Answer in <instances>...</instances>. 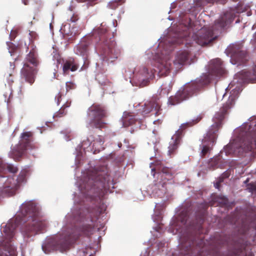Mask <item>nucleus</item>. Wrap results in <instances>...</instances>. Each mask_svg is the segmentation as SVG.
<instances>
[{
	"mask_svg": "<svg viewBox=\"0 0 256 256\" xmlns=\"http://www.w3.org/2000/svg\"><path fill=\"white\" fill-rule=\"evenodd\" d=\"M150 76L148 68H143L132 81L130 80V82H132V85L142 87L148 84Z\"/></svg>",
	"mask_w": 256,
	"mask_h": 256,
	"instance_id": "nucleus-16",
	"label": "nucleus"
},
{
	"mask_svg": "<svg viewBox=\"0 0 256 256\" xmlns=\"http://www.w3.org/2000/svg\"><path fill=\"white\" fill-rule=\"evenodd\" d=\"M10 44H11V43L10 42H7V45L8 46H9Z\"/></svg>",
	"mask_w": 256,
	"mask_h": 256,
	"instance_id": "nucleus-47",
	"label": "nucleus"
},
{
	"mask_svg": "<svg viewBox=\"0 0 256 256\" xmlns=\"http://www.w3.org/2000/svg\"><path fill=\"white\" fill-rule=\"evenodd\" d=\"M22 224L21 231L27 238L44 230L47 222L41 216L40 208L34 201L23 203L14 218L2 226V238L0 240V256H16L15 247L12 244L16 228Z\"/></svg>",
	"mask_w": 256,
	"mask_h": 256,
	"instance_id": "nucleus-1",
	"label": "nucleus"
},
{
	"mask_svg": "<svg viewBox=\"0 0 256 256\" xmlns=\"http://www.w3.org/2000/svg\"><path fill=\"white\" fill-rule=\"evenodd\" d=\"M156 167L152 168V171H158V172H162V177L163 178L165 176L171 177L170 170L166 167H164L160 162H155Z\"/></svg>",
	"mask_w": 256,
	"mask_h": 256,
	"instance_id": "nucleus-24",
	"label": "nucleus"
},
{
	"mask_svg": "<svg viewBox=\"0 0 256 256\" xmlns=\"http://www.w3.org/2000/svg\"><path fill=\"white\" fill-rule=\"evenodd\" d=\"M182 248H186V247L187 249H190L194 247L198 246L200 247L201 245L203 243V240L200 239L198 242L195 238H188L186 239V238L184 239H182Z\"/></svg>",
	"mask_w": 256,
	"mask_h": 256,
	"instance_id": "nucleus-22",
	"label": "nucleus"
},
{
	"mask_svg": "<svg viewBox=\"0 0 256 256\" xmlns=\"http://www.w3.org/2000/svg\"><path fill=\"white\" fill-rule=\"evenodd\" d=\"M156 67L160 76H166L170 71L172 64L168 50L158 54L156 56Z\"/></svg>",
	"mask_w": 256,
	"mask_h": 256,
	"instance_id": "nucleus-12",
	"label": "nucleus"
},
{
	"mask_svg": "<svg viewBox=\"0 0 256 256\" xmlns=\"http://www.w3.org/2000/svg\"><path fill=\"white\" fill-rule=\"evenodd\" d=\"M240 81V86L238 84V86L232 89L231 92V96H235L240 93L242 91V84L246 82H256V64L254 68L252 73L250 72L246 69L242 70L240 72L237 73L234 77L233 82L230 84L238 83Z\"/></svg>",
	"mask_w": 256,
	"mask_h": 256,
	"instance_id": "nucleus-7",
	"label": "nucleus"
},
{
	"mask_svg": "<svg viewBox=\"0 0 256 256\" xmlns=\"http://www.w3.org/2000/svg\"><path fill=\"white\" fill-rule=\"evenodd\" d=\"M75 52L76 54L82 57L84 64L86 63V60L89 54V48L88 45L86 42H81L78 44L76 48Z\"/></svg>",
	"mask_w": 256,
	"mask_h": 256,
	"instance_id": "nucleus-19",
	"label": "nucleus"
},
{
	"mask_svg": "<svg viewBox=\"0 0 256 256\" xmlns=\"http://www.w3.org/2000/svg\"><path fill=\"white\" fill-rule=\"evenodd\" d=\"M38 62L34 54L30 52L27 55L24 66L22 69V74L25 80L30 84L34 80V76L36 72V67Z\"/></svg>",
	"mask_w": 256,
	"mask_h": 256,
	"instance_id": "nucleus-8",
	"label": "nucleus"
},
{
	"mask_svg": "<svg viewBox=\"0 0 256 256\" xmlns=\"http://www.w3.org/2000/svg\"><path fill=\"white\" fill-rule=\"evenodd\" d=\"M54 76H56V73L55 72L54 73Z\"/></svg>",
	"mask_w": 256,
	"mask_h": 256,
	"instance_id": "nucleus-55",
	"label": "nucleus"
},
{
	"mask_svg": "<svg viewBox=\"0 0 256 256\" xmlns=\"http://www.w3.org/2000/svg\"><path fill=\"white\" fill-rule=\"evenodd\" d=\"M87 254H88L87 252L85 250H80L78 252L79 256H86Z\"/></svg>",
	"mask_w": 256,
	"mask_h": 256,
	"instance_id": "nucleus-44",
	"label": "nucleus"
},
{
	"mask_svg": "<svg viewBox=\"0 0 256 256\" xmlns=\"http://www.w3.org/2000/svg\"><path fill=\"white\" fill-rule=\"evenodd\" d=\"M88 176V186L90 187L88 190L94 194V196L98 197L100 200L104 198L114 188V182L105 166L89 172Z\"/></svg>",
	"mask_w": 256,
	"mask_h": 256,
	"instance_id": "nucleus-2",
	"label": "nucleus"
},
{
	"mask_svg": "<svg viewBox=\"0 0 256 256\" xmlns=\"http://www.w3.org/2000/svg\"><path fill=\"white\" fill-rule=\"evenodd\" d=\"M66 90H70L72 89H74L76 87L75 84L72 82H66Z\"/></svg>",
	"mask_w": 256,
	"mask_h": 256,
	"instance_id": "nucleus-38",
	"label": "nucleus"
},
{
	"mask_svg": "<svg viewBox=\"0 0 256 256\" xmlns=\"http://www.w3.org/2000/svg\"><path fill=\"white\" fill-rule=\"evenodd\" d=\"M18 188L15 184L14 178H8L0 188V196H11L16 194Z\"/></svg>",
	"mask_w": 256,
	"mask_h": 256,
	"instance_id": "nucleus-14",
	"label": "nucleus"
},
{
	"mask_svg": "<svg viewBox=\"0 0 256 256\" xmlns=\"http://www.w3.org/2000/svg\"><path fill=\"white\" fill-rule=\"evenodd\" d=\"M9 52L10 54V55L12 56V53L10 51H9Z\"/></svg>",
	"mask_w": 256,
	"mask_h": 256,
	"instance_id": "nucleus-50",
	"label": "nucleus"
},
{
	"mask_svg": "<svg viewBox=\"0 0 256 256\" xmlns=\"http://www.w3.org/2000/svg\"><path fill=\"white\" fill-rule=\"evenodd\" d=\"M72 34H73V32H70V35Z\"/></svg>",
	"mask_w": 256,
	"mask_h": 256,
	"instance_id": "nucleus-52",
	"label": "nucleus"
},
{
	"mask_svg": "<svg viewBox=\"0 0 256 256\" xmlns=\"http://www.w3.org/2000/svg\"><path fill=\"white\" fill-rule=\"evenodd\" d=\"M225 52L228 56H230V62L234 65H240L247 60L246 52L244 50H241L240 44H230L226 48Z\"/></svg>",
	"mask_w": 256,
	"mask_h": 256,
	"instance_id": "nucleus-11",
	"label": "nucleus"
},
{
	"mask_svg": "<svg viewBox=\"0 0 256 256\" xmlns=\"http://www.w3.org/2000/svg\"><path fill=\"white\" fill-rule=\"evenodd\" d=\"M62 98L61 96L58 97V101H59V98Z\"/></svg>",
	"mask_w": 256,
	"mask_h": 256,
	"instance_id": "nucleus-53",
	"label": "nucleus"
},
{
	"mask_svg": "<svg viewBox=\"0 0 256 256\" xmlns=\"http://www.w3.org/2000/svg\"><path fill=\"white\" fill-rule=\"evenodd\" d=\"M10 66L12 67V68H14V66L12 65V63H10Z\"/></svg>",
	"mask_w": 256,
	"mask_h": 256,
	"instance_id": "nucleus-48",
	"label": "nucleus"
},
{
	"mask_svg": "<svg viewBox=\"0 0 256 256\" xmlns=\"http://www.w3.org/2000/svg\"><path fill=\"white\" fill-rule=\"evenodd\" d=\"M208 76H204L200 79L188 82L182 86L175 96H190L194 94L204 85L208 84L213 76H222L226 72L220 59L212 60L209 63Z\"/></svg>",
	"mask_w": 256,
	"mask_h": 256,
	"instance_id": "nucleus-4",
	"label": "nucleus"
},
{
	"mask_svg": "<svg viewBox=\"0 0 256 256\" xmlns=\"http://www.w3.org/2000/svg\"><path fill=\"white\" fill-rule=\"evenodd\" d=\"M248 181V179H247V180L245 181V183L247 182Z\"/></svg>",
	"mask_w": 256,
	"mask_h": 256,
	"instance_id": "nucleus-49",
	"label": "nucleus"
},
{
	"mask_svg": "<svg viewBox=\"0 0 256 256\" xmlns=\"http://www.w3.org/2000/svg\"><path fill=\"white\" fill-rule=\"evenodd\" d=\"M29 171L28 170H22L18 174V178L15 181V184L18 189L20 186L24 184L27 182V176L28 174Z\"/></svg>",
	"mask_w": 256,
	"mask_h": 256,
	"instance_id": "nucleus-23",
	"label": "nucleus"
},
{
	"mask_svg": "<svg viewBox=\"0 0 256 256\" xmlns=\"http://www.w3.org/2000/svg\"><path fill=\"white\" fill-rule=\"evenodd\" d=\"M78 69V66L71 60L66 61L63 65L62 70L64 74H68L70 71L74 72Z\"/></svg>",
	"mask_w": 256,
	"mask_h": 256,
	"instance_id": "nucleus-28",
	"label": "nucleus"
},
{
	"mask_svg": "<svg viewBox=\"0 0 256 256\" xmlns=\"http://www.w3.org/2000/svg\"><path fill=\"white\" fill-rule=\"evenodd\" d=\"M256 148V138L248 140L246 145V150L251 151Z\"/></svg>",
	"mask_w": 256,
	"mask_h": 256,
	"instance_id": "nucleus-33",
	"label": "nucleus"
},
{
	"mask_svg": "<svg viewBox=\"0 0 256 256\" xmlns=\"http://www.w3.org/2000/svg\"><path fill=\"white\" fill-rule=\"evenodd\" d=\"M107 31L108 30L106 28H98V32L100 34H103Z\"/></svg>",
	"mask_w": 256,
	"mask_h": 256,
	"instance_id": "nucleus-41",
	"label": "nucleus"
},
{
	"mask_svg": "<svg viewBox=\"0 0 256 256\" xmlns=\"http://www.w3.org/2000/svg\"><path fill=\"white\" fill-rule=\"evenodd\" d=\"M66 114V112L64 109H60L58 112H56L54 116V118H60Z\"/></svg>",
	"mask_w": 256,
	"mask_h": 256,
	"instance_id": "nucleus-37",
	"label": "nucleus"
},
{
	"mask_svg": "<svg viewBox=\"0 0 256 256\" xmlns=\"http://www.w3.org/2000/svg\"><path fill=\"white\" fill-rule=\"evenodd\" d=\"M142 106L141 112L143 116L148 114L153 110L155 112L154 114L158 115L160 108V103L156 99H152L150 101L146 102Z\"/></svg>",
	"mask_w": 256,
	"mask_h": 256,
	"instance_id": "nucleus-17",
	"label": "nucleus"
},
{
	"mask_svg": "<svg viewBox=\"0 0 256 256\" xmlns=\"http://www.w3.org/2000/svg\"><path fill=\"white\" fill-rule=\"evenodd\" d=\"M171 88V86L170 84H164L161 86L160 88L158 91V93L160 96H164L168 94Z\"/></svg>",
	"mask_w": 256,
	"mask_h": 256,
	"instance_id": "nucleus-30",
	"label": "nucleus"
},
{
	"mask_svg": "<svg viewBox=\"0 0 256 256\" xmlns=\"http://www.w3.org/2000/svg\"><path fill=\"white\" fill-rule=\"evenodd\" d=\"M182 97H169L168 104V105L174 106L181 102L184 99Z\"/></svg>",
	"mask_w": 256,
	"mask_h": 256,
	"instance_id": "nucleus-32",
	"label": "nucleus"
},
{
	"mask_svg": "<svg viewBox=\"0 0 256 256\" xmlns=\"http://www.w3.org/2000/svg\"><path fill=\"white\" fill-rule=\"evenodd\" d=\"M120 54V50L116 48L114 42L111 46H108L107 51L104 54L105 58L111 62L116 60Z\"/></svg>",
	"mask_w": 256,
	"mask_h": 256,
	"instance_id": "nucleus-20",
	"label": "nucleus"
},
{
	"mask_svg": "<svg viewBox=\"0 0 256 256\" xmlns=\"http://www.w3.org/2000/svg\"><path fill=\"white\" fill-rule=\"evenodd\" d=\"M6 168V164H5L2 160L0 158V173L2 172Z\"/></svg>",
	"mask_w": 256,
	"mask_h": 256,
	"instance_id": "nucleus-40",
	"label": "nucleus"
},
{
	"mask_svg": "<svg viewBox=\"0 0 256 256\" xmlns=\"http://www.w3.org/2000/svg\"><path fill=\"white\" fill-rule=\"evenodd\" d=\"M217 198L218 200V202L222 206H226L228 203V200L226 197H218Z\"/></svg>",
	"mask_w": 256,
	"mask_h": 256,
	"instance_id": "nucleus-35",
	"label": "nucleus"
},
{
	"mask_svg": "<svg viewBox=\"0 0 256 256\" xmlns=\"http://www.w3.org/2000/svg\"><path fill=\"white\" fill-rule=\"evenodd\" d=\"M222 158L219 156L212 158L208 163V167L210 169L214 170L218 168H222Z\"/></svg>",
	"mask_w": 256,
	"mask_h": 256,
	"instance_id": "nucleus-29",
	"label": "nucleus"
},
{
	"mask_svg": "<svg viewBox=\"0 0 256 256\" xmlns=\"http://www.w3.org/2000/svg\"><path fill=\"white\" fill-rule=\"evenodd\" d=\"M86 115L90 120V126L102 129L106 127L104 118H106L107 110L104 106L96 103L90 106L86 112Z\"/></svg>",
	"mask_w": 256,
	"mask_h": 256,
	"instance_id": "nucleus-5",
	"label": "nucleus"
},
{
	"mask_svg": "<svg viewBox=\"0 0 256 256\" xmlns=\"http://www.w3.org/2000/svg\"><path fill=\"white\" fill-rule=\"evenodd\" d=\"M75 9L76 6L74 4V2H72V4L69 6L67 12V14L70 17L69 20L72 22H75L78 20V16Z\"/></svg>",
	"mask_w": 256,
	"mask_h": 256,
	"instance_id": "nucleus-26",
	"label": "nucleus"
},
{
	"mask_svg": "<svg viewBox=\"0 0 256 256\" xmlns=\"http://www.w3.org/2000/svg\"><path fill=\"white\" fill-rule=\"evenodd\" d=\"M119 2L116 0H112L109 2L108 6L112 9H115L119 6Z\"/></svg>",
	"mask_w": 256,
	"mask_h": 256,
	"instance_id": "nucleus-36",
	"label": "nucleus"
},
{
	"mask_svg": "<svg viewBox=\"0 0 256 256\" xmlns=\"http://www.w3.org/2000/svg\"><path fill=\"white\" fill-rule=\"evenodd\" d=\"M122 146V144H120L118 145L119 147H120Z\"/></svg>",
	"mask_w": 256,
	"mask_h": 256,
	"instance_id": "nucleus-54",
	"label": "nucleus"
},
{
	"mask_svg": "<svg viewBox=\"0 0 256 256\" xmlns=\"http://www.w3.org/2000/svg\"><path fill=\"white\" fill-rule=\"evenodd\" d=\"M94 226L90 224H84L78 228L79 235L84 234L89 236L91 234L94 230Z\"/></svg>",
	"mask_w": 256,
	"mask_h": 256,
	"instance_id": "nucleus-27",
	"label": "nucleus"
},
{
	"mask_svg": "<svg viewBox=\"0 0 256 256\" xmlns=\"http://www.w3.org/2000/svg\"><path fill=\"white\" fill-rule=\"evenodd\" d=\"M248 189L250 190V192H253L256 190V186L254 184L248 185Z\"/></svg>",
	"mask_w": 256,
	"mask_h": 256,
	"instance_id": "nucleus-42",
	"label": "nucleus"
},
{
	"mask_svg": "<svg viewBox=\"0 0 256 256\" xmlns=\"http://www.w3.org/2000/svg\"><path fill=\"white\" fill-rule=\"evenodd\" d=\"M6 168L9 172L13 174L16 173L18 170L17 167L14 166V165L11 164H6Z\"/></svg>",
	"mask_w": 256,
	"mask_h": 256,
	"instance_id": "nucleus-34",
	"label": "nucleus"
},
{
	"mask_svg": "<svg viewBox=\"0 0 256 256\" xmlns=\"http://www.w3.org/2000/svg\"><path fill=\"white\" fill-rule=\"evenodd\" d=\"M234 103L233 97H228L226 104L216 112L212 118L214 124L209 128L206 136L202 140V144L200 146L202 148L201 156L204 157L206 154L210 153L213 146L216 142L218 135L217 132L222 126V122L228 114V110Z\"/></svg>",
	"mask_w": 256,
	"mask_h": 256,
	"instance_id": "nucleus-3",
	"label": "nucleus"
},
{
	"mask_svg": "<svg viewBox=\"0 0 256 256\" xmlns=\"http://www.w3.org/2000/svg\"><path fill=\"white\" fill-rule=\"evenodd\" d=\"M165 185V182H163L162 184V186L163 188V189H156L155 188L153 190V194L156 197L158 198H162L164 196L166 193V190L164 188V186Z\"/></svg>",
	"mask_w": 256,
	"mask_h": 256,
	"instance_id": "nucleus-31",
	"label": "nucleus"
},
{
	"mask_svg": "<svg viewBox=\"0 0 256 256\" xmlns=\"http://www.w3.org/2000/svg\"><path fill=\"white\" fill-rule=\"evenodd\" d=\"M222 180H223V178H220V180L216 182V184H215L216 188L218 189H220V182H222Z\"/></svg>",
	"mask_w": 256,
	"mask_h": 256,
	"instance_id": "nucleus-43",
	"label": "nucleus"
},
{
	"mask_svg": "<svg viewBox=\"0 0 256 256\" xmlns=\"http://www.w3.org/2000/svg\"><path fill=\"white\" fill-rule=\"evenodd\" d=\"M225 94H224L222 96H224Z\"/></svg>",
	"mask_w": 256,
	"mask_h": 256,
	"instance_id": "nucleus-56",
	"label": "nucleus"
},
{
	"mask_svg": "<svg viewBox=\"0 0 256 256\" xmlns=\"http://www.w3.org/2000/svg\"><path fill=\"white\" fill-rule=\"evenodd\" d=\"M22 2L25 4H27V2L26 0H22Z\"/></svg>",
	"mask_w": 256,
	"mask_h": 256,
	"instance_id": "nucleus-46",
	"label": "nucleus"
},
{
	"mask_svg": "<svg viewBox=\"0 0 256 256\" xmlns=\"http://www.w3.org/2000/svg\"><path fill=\"white\" fill-rule=\"evenodd\" d=\"M234 11L230 10L226 12L223 16H222L220 20L216 24V26H218L220 28H224L228 24L231 23L234 18Z\"/></svg>",
	"mask_w": 256,
	"mask_h": 256,
	"instance_id": "nucleus-18",
	"label": "nucleus"
},
{
	"mask_svg": "<svg viewBox=\"0 0 256 256\" xmlns=\"http://www.w3.org/2000/svg\"><path fill=\"white\" fill-rule=\"evenodd\" d=\"M104 138L102 136H98L93 142L92 148L94 150V153L100 152L104 150L103 144Z\"/></svg>",
	"mask_w": 256,
	"mask_h": 256,
	"instance_id": "nucleus-25",
	"label": "nucleus"
},
{
	"mask_svg": "<svg viewBox=\"0 0 256 256\" xmlns=\"http://www.w3.org/2000/svg\"><path fill=\"white\" fill-rule=\"evenodd\" d=\"M216 38L213 32L206 28H202L197 34L194 36V40L198 44L204 46L211 42Z\"/></svg>",
	"mask_w": 256,
	"mask_h": 256,
	"instance_id": "nucleus-13",
	"label": "nucleus"
},
{
	"mask_svg": "<svg viewBox=\"0 0 256 256\" xmlns=\"http://www.w3.org/2000/svg\"><path fill=\"white\" fill-rule=\"evenodd\" d=\"M78 237V236H76V237H74V238L76 239Z\"/></svg>",
	"mask_w": 256,
	"mask_h": 256,
	"instance_id": "nucleus-51",
	"label": "nucleus"
},
{
	"mask_svg": "<svg viewBox=\"0 0 256 256\" xmlns=\"http://www.w3.org/2000/svg\"><path fill=\"white\" fill-rule=\"evenodd\" d=\"M188 59V54L186 51H180L176 56L174 64L176 69L180 68L184 65Z\"/></svg>",
	"mask_w": 256,
	"mask_h": 256,
	"instance_id": "nucleus-21",
	"label": "nucleus"
},
{
	"mask_svg": "<svg viewBox=\"0 0 256 256\" xmlns=\"http://www.w3.org/2000/svg\"><path fill=\"white\" fill-rule=\"evenodd\" d=\"M32 133L30 132H24L21 134L20 140L16 149L14 150L15 155L21 158L26 150L38 148L37 146L32 142Z\"/></svg>",
	"mask_w": 256,
	"mask_h": 256,
	"instance_id": "nucleus-10",
	"label": "nucleus"
},
{
	"mask_svg": "<svg viewBox=\"0 0 256 256\" xmlns=\"http://www.w3.org/2000/svg\"><path fill=\"white\" fill-rule=\"evenodd\" d=\"M70 243L71 240L69 238L56 236L48 238L42 245V249L46 254H48L52 250L63 252L69 248Z\"/></svg>",
	"mask_w": 256,
	"mask_h": 256,
	"instance_id": "nucleus-6",
	"label": "nucleus"
},
{
	"mask_svg": "<svg viewBox=\"0 0 256 256\" xmlns=\"http://www.w3.org/2000/svg\"><path fill=\"white\" fill-rule=\"evenodd\" d=\"M227 244V242L223 238L218 239L216 242V248L214 250V256H238L241 252L240 250H228L226 253H222L220 248Z\"/></svg>",
	"mask_w": 256,
	"mask_h": 256,
	"instance_id": "nucleus-15",
	"label": "nucleus"
},
{
	"mask_svg": "<svg viewBox=\"0 0 256 256\" xmlns=\"http://www.w3.org/2000/svg\"><path fill=\"white\" fill-rule=\"evenodd\" d=\"M92 142H90V140L89 138H87L86 140H84L82 143V146L84 148H86L90 146L92 144Z\"/></svg>",
	"mask_w": 256,
	"mask_h": 256,
	"instance_id": "nucleus-39",
	"label": "nucleus"
},
{
	"mask_svg": "<svg viewBox=\"0 0 256 256\" xmlns=\"http://www.w3.org/2000/svg\"><path fill=\"white\" fill-rule=\"evenodd\" d=\"M112 24L114 28L116 27L117 26V21L116 20H113L112 22Z\"/></svg>",
	"mask_w": 256,
	"mask_h": 256,
	"instance_id": "nucleus-45",
	"label": "nucleus"
},
{
	"mask_svg": "<svg viewBox=\"0 0 256 256\" xmlns=\"http://www.w3.org/2000/svg\"><path fill=\"white\" fill-rule=\"evenodd\" d=\"M202 118V115H200L196 118L191 121L187 122L182 124L180 128L178 130L175 134L172 136V141L170 142L168 146V153L169 156H171L175 154V152L178 148V146L180 143L181 138L183 134L182 129H185L188 127L192 126L198 124Z\"/></svg>",
	"mask_w": 256,
	"mask_h": 256,
	"instance_id": "nucleus-9",
	"label": "nucleus"
}]
</instances>
